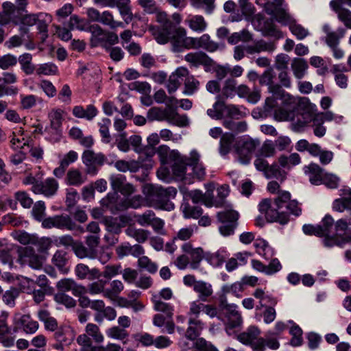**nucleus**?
<instances>
[{
    "label": "nucleus",
    "mask_w": 351,
    "mask_h": 351,
    "mask_svg": "<svg viewBox=\"0 0 351 351\" xmlns=\"http://www.w3.org/2000/svg\"><path fill=\"white\" fill-rule=\"evenodd\" d=\"M299 216L301 209L295 200H291V194L288 191H282L274 201L265 199L259 204V210L265 214L270 221H277L281 224L286 223L289 219L287 211Z\"/></svg>",
    "instance_id": "nucleus-1"
},
{
    "label": "nucleus",
    "mask_w": 351,
    "mask_h": 351,
    "mask_svg": "<svg viewBox=\"0 0 351 351\" xmlns=\"http://www.w3.org/2000/svg\"><path fill=\"white\" fill-rule=\"evenodd\" d=\"M292 105H282V108L276 109L274 112V117L279 121H291V128L295 132H301L313 121L317 111V106L311 103L308 99H304L302 112H298L295 109L297 101Z\"/></svg>",
    "instance_id": "nucleus-2"
},
{
    "label": "nucleus",
    "mask_w": 351,
    "mask_h": 351,
    "mask_svg": "<svg viewBox=\"0 0 351 351\" xmlns=\"http://www.w3.org/2000/svg\"><path fill=\"white\" fill-rule=\"evenodd\" d=\"M319 226L326 247H341L345 243L351 242V230L348 228V223L344 219H339L334 223L333 218L327 215L323 218Z\"/></svg>",
    "instance_id": "nucleus-3"
},
{
    "label": "nucleus",
    "mask_w": 351,
    "mask_h": 351,
    "mask_svg": "<svg viewBox=\"0 0 351 351\" xmlns=\"http://www.w3.org/2000/svg\"><path fill=\"white\" fill-rule=\"evenodd\" d=\"M143 192L149 206L168 211L174 209V204L169 199L176 197L177 191L175 188L164 189L160 186L147 184L143 186Z\"/></svg>",
    "instance_id": "nucleus-4"
},
{
    "label": "nucleus",
    "mask_w": 351,
    "mask_h": 351,
    "mask_svg": "<svg viewBox=\"0 0 351 351\" xmlns=\"http://www.w3.org/2000/svg\"><path fill=\"white\" fill-rule=\"evenodd\" d=\"M274 75L271 71H266L260 78L261 84L268 85L269 92L271 93V96L265 100V107L267 110H271L277 107L278 100L281 101V104L292 105L295 103V98L289 93L283 90L278 85L272 84Z\"/></svg>",
    "instance_id": "nucleus-5"
},
{
    "label": "nucleus",
    "mask_w": 351,
    "mask_h": 351,
    "mask_svg": "<svg viewBox=\"0 0 351 351\" xmlns=\"http://www.w3.org/2000/svg\"><path fill=\"white\" fill-rule=\"evenodd\" d=\"M117 193H114L112 195H108L106 197L101 200V204L103 206L108 208L112 212L123 210L130 207L138 208L145 204V200L141 195H135L129 199H125L117 202Z\"/></svg>",
    "instance_id": "nucleus-6"
},
{
    "label": "nucleus",
    "mask_w": 351,
    "mask_h": 351,
    "mask_svg": "<svg viewBox=\"0 0 351 351\" xmlns=\"http://www.w3.org/2000/svg\"><path fill=\"white\" fill-rule=\"evenodd\" d=\"M261 330L254 326H250L237 336V339L245 345H250L254 351H264L263 338L260 337Z\"/></svg>",
    "instance_id": "nucleus-7"
},
{
    "label": "nucleus",
    "mask_w": 351,
    "mask_h": 351,
    "mask_svg": "<svg viewBox=\"0 0 351 351\" xmlns=\"http://www.w3.org/2000/svg\"><path fill=\"white\" fill-rule=\"evenodd\" d=\"M259 144L258 141L246 137L239 140L235 147V152L241 164H248L251 160L252 154Z\"/></svg>",
    "instance_id": "nucleus-8"
},
{
    "label": "nucleus",
    "mask_w": 351,
    "mask_h": 351,
    "mask_svg": "<svg viewBox=\"0 0 351 351\" xmlns=\"http://www.w3.org/2000/svg\"><path fill=\"white\" fill-rule=\"evenodd\" d=\"M171 33L169 41L174 52L191 49V37L186 36V30L184 27H171Z\"/></svg>",
    "instance_id": "nucleus-9"
},
{
    "label": "nucleus",
    "mask_w": 351,
    "mask_h": 351,
    "mask_svg": "<svg viewBox=\"0 0 351 351\" xmlns=\"http://www.w3.org/2000/svg\"><path fill=\"white\" fill-rule=\"evenodd\" d=\"M42 226L45 228H56L60 229L73 230L74 223L70 217L67 215H56L45 218L42 222Z\"/></svg>",
    "instance_id": "nucleus-10"
},
{
    "label": "nucleus",
    "mask_w": 351,
    "mask_h": 351,
    "mask_svg": "<svg viewBox=\"0 0 351 351\" xmlns=\"http://www.w3.org/2000/svg\"><path fill=\"white\" fill-rule=\"evenodd\" d=\"M182 252L188 254L190 256V267L193 269L198 268L202 260L204 258L205 252L202 247H194L191 243L186 242L181 246Z\"/></svg>",
    "instance_id": "nucleus-11"
},
{
    "label": "nucleus",
    "mask_w": 351,
    "mask_h": 351,
    "mask_svg": "<svg viewBox=\"0 0 351 351\" xmlns=\"http://www.w3.org/2000/svg\"><path fill=\"white\" fill-rule=\"evenodd\" d=\"M254 166L258 171H263L267 178H279L282 176L279 167L276 165L269 166L267 161L261 156H257L254 160Z\"/></svg>",
    "instance_id": "nucleus-12"
},
{
    "label": "nucleus",
    "mask_w": 351,
    "mask_h": 351,
    "mask_svg": "<svg viewBox=\"0 0 351 351\" xmlns=\"http://www.w3.org/2000/svg\"><path fill=\"white\" fill-rule=\"evenodd\" d=\"M206 187L207 191L205 193L199 190H194L189 193V196L194 203L202 202L207 206H211L215 186L213 183H209L206 185Z\"/></svg>",
    "instance_id": "nucleus-13"
},
{
    "label": "nucleus",
    "mask_w": 351,
    "mask_h": 351,
    "mask_svg": "<svg viewBox=\"0 0 351 351\" xmlns=\"http://www.w3.org/2000/svg\"><path fill=\"white\" fill-rule=\"evenodd\" d=\"M58 189V183L53 178H47L43 183H36L32 186V191L36 194H43L49 197L53 195Z\"/></svg>",
    "instance_id": "nucleus-14"
},
{
    "label": "nucleus",
    "mask_w": 351,
    "mask_h": 351,
    "mask_svg": "<svg viewBox=\"0 0 351 351\" xmlns=\"http://www.w3.org/2000/svg\"><path fill=\"white\" fill-rule=\"evenodd\" d=\"M10 142L14 149H19L29 147L32 139L22 128H19L13 132Z\"/></svg>",
    "instance_id": "nucleus-15"
},
{
    "label": "nucleus",
    "mask_w": 351,
    "mask_h": 351,
    "mask_svg": "<svg viewBox=\"0 0 351 351\" xmlns=\"http://www.w3.org/2000/svg\"><path fill=\"white\" fill-rule=\"evenodd\" d=\"M189 71L185 67L178 68L169 78L167 88L169 94H172L177 90L183 77L188 76Z\"/></svg>",
    "instance_id": "nucleus-16"
},
{
    "label": "nucleus",
    "mask_w": 351,
    "mask_h": 351,
    "mask_svg": "<svg viewBox=\"0 0 351 351\" xmlns=\"http://www.w3.org/2000/svg\"><path fill=\"white\" fill-rule=\"evenodd\" d=\"M154 324L161 327L165 326L167 332L172 334L174 332L175 325L171 320V313L164 308L160 313L156 314L153 320Z\"/></svg>",
    "instance_id": "nucleus-17"
},
{
    "label": "nucleus",
    "mask_w": 351,
    "mask_h": 351,
    "mask_svg": "<svg viewBox=\"0 0 351 351\" xmlns=\"http://www.w3.org/2000/svg\"><path fill=\"white\" fill-rule=\"evenodd\" d=\"M185 23L190 29L197 33L205 32L208 27V23L204 17L199 14H190L185 20Z\"/></svg>",
    "instance_id": "nucleus-18"
},
{
    "label": "nucleus",
    "mask_w": 351,
    "mask_h": 351,
    "mask_svg": "<svg viewBox=\"0 0 351 351\" xmlns=\"http://www.w3.org/2000/svg\"><path fill=\"white\" fill-rule=\"evenodd\" d=\"M199 308H191V317L189 318V326L186 332V337L191 339L195 340L199 335L202 330L201 322L197 320L193 315H197L200 313Z\"/></svg>",
    "instance_id": "nucleus-19"
},
{
    "label": "nucleus",
    "mask_w": 351,
    "mask_h": 351,
    "mask_svg": "<svg viewBox=\"0 0 351 351\" xmlns=\"http://www.w3.org/2000/svg\"><path fill=\"white\" fill-rule=\"evenodd\" d=\"M303 170L312 184L317 186L322 184V180L324 173L318 165L311 163L308 166H304Z\"/></svg>",
    "instance_id": "nucleus-20"
},
{
    "label": "nucleus",
    "mask_w": 351,
    "mask_h": 351,
    "mask_svg": "<svg viewBox=\"0 0 351 351\" xmlns=\"http://www.w3.org/2000/svg\"><path fill=\"white\" fill-rule=\"evenodd\" d=\"M331 8L337 13L339 19L345 25L351 29V12L341 6V0H332L330 3Z\"/></svg>",
    "instance_id": "nucleus-21"
},
{
    "label": "nucleus",
    "mask_w": 351,
    "mask_h": 351,
    "mask_svg": "<svg viewBox=\"0 0 351 351\" xmlns=\"http://www.w3.org/2000/svg\"><path fill=\"white\" fill-rule=\"evenodd\" d=\"M50 128L54 130V141H58L61 136L60 128L62 121V112L60 110H52L49 114Z\"/></svg>",
    "instance_id": "nucleus-22"
},
{
    "label": "nucleus",
    "mask_w": 351,
    "mask_h": 351,
    "mask_svg": "<svg viewBox=\"0 0 351 351\" xmlns=\"http://www.w3.org/2000/svg\"><path fill=\"white\" fill-rule=\"evenodd\" d=\"M172 24L166 25L162 29L155 27H150L149 30L151 32L156 41L160 45H165L169 42L171 32Z\"/></svg>",
    "instance_id": "nucleus-23"
},
{
    "label": "nucleus",
    "mask_w": 351,
    "mask_h": 351,
    "mask_svg": "<svg viewBox=\"0 0 351 351\" xmlns=\"http://www.w3.org/2000/svg\"><path fill=\"white\" fill-rule=\"evenodd\" d=\"M52 21V16L47 13H38V20L36 21L37 29L41 35V39L45 41L48 37V25Z\"/></svg>",
    "instance_id": "nucleus-24"
},
{
    "label": "nucleus",
    "mask_w": 351,
    "mask_h": 351,
    "mask_svg": "<svg viewBox=\"0 0 351 351\" xmlns=\"http://www.w3.org/2000/svg\"><path fill=\"white\" fill-rule=\"evenodd\" d=\"M221 319L230 328H235L241 323V317L238 311L232 308H222Z\"/></svg>",
    "instance_id": "nucleus-25"
},
{
    "label": "nucleus",
    "mask_w": 351,
    "mask_h": 351,
    "mask_svg": "<svg viewBox=\"0 0 351 351\" xmlns=\"http://www.w3.org/2000/svg\"><path fill=\"white\" fill-rule=\"evenodd\" d=\"M167 121L178 127H186L189 125V119L185 114H180L176 110L168 108Z\"/></svg>",
    "instance_id": "nucleus-26"
},
{
    "label": "nucleus",
    "mask_w": 351,
    "mask_h": 351,
    "mask_svg": "<svg viewBox=\"0 0 351 351\" xmlns=\"http://www.w3.org/2000/svg\"><path fill=\"white\" fill-rule=\"evenodd\" d=\"M200 300L206 302L213 293L212 285L204 280H198L194 287Z\"/></svg>",
    "instance_id": "nucleus-27"
},
{
    "label": "nucleus",
    "mask_w": 351,
    "mask_h": 351,
    "mask_svg": "<svg viewBox=\"0 0 351 351\" xmlns=\"http://www.w3.org/2000/svg\"><path fill=\"white\" fill-rule=\"evenodd\" d=\"M252 24L257 30L264 32L268 35H275L276 28L271 22H265L263 21L261 15H256L252 19Z\"/></svg>",
    "instance_id": "nucleus-28"
},
{
    "label": "nucleus",
    "mask_w": 351,
    "mask_h": 351,
    "mask_svg": "<svg viewBox=\"0 0 351 351\" xmlns=\"http://www.w3.org/2000/svg\"><path fill=\"white\" fill-rule=\"evenodd\" d=\"M86 180V176L77 169H71L66 176V182L69 185L80 186Z\"/></svg>",
    "instance_id": "nucleus-29"
},
{
    "label": "nucleus",
    "mask_w": 351,
    "mask_h": 351,
    "mask_svg": "<svg viewBox=\"0 0 351 351\" xmlns=\"http://www.w3.org/2000/svg\"><path fill=\"white\" fill-rule=\"evenodd\" d=\"M226 258L225 251L219 250L214 252H205L204 259L213 267H218L222 265Z\"/></svg>",
    "instance_id": "nucleus-30"
},
{
    "label": "nucleus",
    "mask_w": 351,
    "mask_h": 351,
    "mask_svg": "<svg viewBox=\"0 0 351 351\" xmlns=\"http://www.w3.org/2000/svg\"><path fill=\"white\" fill-rule=\"evenodd\" d=\"M191 49L204 47L209 51H214L217 49L215 44L210 40L208 34H205L199 38L191 37Z\"/></svg>",
    "instance_id": "nucleus-31"
},
{
    "label": "nucleus",
    "mask_w": 351,
    "mask_h": 351,
    "mask_svg": "<svg viewBox=\"0 0 351 351\" xmlns=\"http://www.w3.org/2000/svg\"><path fill=\"white\" fill-rule=\"evenodd\" d=\"M173 156L175 157L176 162L173 166V173L174 176L179 180L184 179L186 170V165L184 164L183 158L178 151L172 152Z\"/></svg>",
    "instance_id": "nucleus-32"
},
{
    "label": "nucleus",
    "mask_w": 351,
    "mask_h": 351,
    "mask_svg": "<svg viewBox=\"0 0 351 351\" xmlns=\"http://www.w3.org/2000/svg\"><path fill=\"white\" fill-rule=\"evenodd\" d=\"M16 319L26 333L33 334L38 329V323L32 320L29 315H23Z\"/></svg>",
    "instance_id": "nucleus-33"
},
{
    "label": "nucleus",
    "mask_w": 351,
    "mask_h": 351,
    "mask_svg": "<svg viewBox=\"0 0 351 351\" xmlns=\"http://www.w3.org/2000/svg\"><path fill=\"white\" fill-rule=\"evenodd\" d=\"M20 98V106L23 110H29L36 107L38 104H41L43 100L34 95H27L21 94Z\"/></svg>",
    "instance_id": "nucleus-34"
},
{
    "label": "nucleus",
    "mask_w": 351,
    "mask_h": 351,
    "mask_svg": "<svg viewBox=\"0 0 351 351\" xmlns=\"http://www.w3.org/2000/svg\"><path fill=\"white\" fill-rule=\"evenodd\" d=\"M217 217L218 221L221 223H237L239 215L236 210L228 206V209L219 212Z\"/></svg>",
    "instance_id": "nucleus-35"
},
{
    "label": "nucleus",
    "mask_w": 351,
    "mask_h": 351,
    "mask_svg": "<svg viewBox=\"0 0 351 351\" xmlns=\"http://www.w3.org/2000/svg\"><path fill=\"white\" fill-rule=\"evenodd\" d=\"M125 234L132 238H134L138 243L145 242L149 234V232L143 229L137 228L134 225H130L125 230Z\"/></svg>",
    "instance_id": "nucleus-36"
},
{
    "label": "nucleus",
    "mask_w": 351,
    "mask_h": 351,
    "mask_svg": "<svg viewBox=\"0 0 351 351\" xmlns=\"http://www.w3.org/2000/svg\"><path fill=\"white\" fill-rule=\"evenodd\" d=\"M19 62L21 65V70L26 75H31L35 71V66L32 64V56L29 53H24L19 56Z\"/></svg>",
    "instance_id": "nucleus-37"
},
{
    "label": "nucleus",
    "mask_w": 351,
    "mask_h": 351,
    "mask_svg": "<svg viewBox=\"0 0 351 351\" xmlns=\"http://www.w3.org/2000/svg\"><path fill=\"white\" fill-rule=\"evenodd\" d=\"M38 317L45 324V328L51 331L58 328V322L47 310H40L38 313Z\"/></svg>",
    "instance_id": "nucleus-38"
},
{
    "label": "nucleus",
    "mask_w": 351,
    "mask_h": 351,
    "mask_svg": "<svg viewBox=\"0 0 351 351\" xmlns=\"http://www.w3.org/2000/svg\"><path fill=\"white\" fill-rule=\"evenodd\" d=\"M115 168L121 172H126L128 171L136 172L141 167V163L136 160H117L114 164Z\"/></svg>",
    "instance_id": "nucleus-39"
},
{
    "label": "nucleus",
    "mask_w": 351,
    "mask_h": 351,
    "mask_svg": "<svg viewBox=\"0 0 351 351\" xmlns=\"http://www.w3.org/2000/svg\"><path fill=\"white\" fill-rule=\"evenodd\" d=\"M254 246L256 252L265 258H270L274 254L273 250L268 245V243L264 239H256L254 243Z\"/></svg>",
    "instance_id": "nucleus-40"
},
{
    "label": "nucleus",
    "mask_w": 351,
    "mask_h": 351,
    "mask_svg": "<svg viewBox=\"0 0 351 351\" xmlns=\"http://www.w3.org/2000/svg\"><path fill=\"white\" fill-rule=\"evenodd\" d=\"M274 50V45L267 43L263 40L258 41L253 45H248L245 47V51L250 54L261 53L262 51H273Z\"/></svg>",
    "instance_id": "nucleus-41"
},
{
    "label": "nucleus",
    "mask_w": 351,
    "mask_h": 351,
    "mask_svg": "<svg viewBox=\"0 0 351 351\" xmlns=\"http://www.w3.org/2000/svg\"><path fill=\"white\" fill-rule=\"evenodd\" d=\"M278 162L282 167L289 169L292 167L299 165L301 162V158L298 154L293 153L289 156H280Z\"/></svg>",
    "instance_id": "nucleus-42"
},
{
    "label": "nucleus",
    "mask_w": 351,
    "mask_h": 351,
    "mask_svg": "<svg viewBox=\"0 0 351 351\" xmlns=\"http://www.w3.org/2000/svg\"><path fill=\"white\" fill-rule=\"evenodd\" d=\"M291 68L295 77L302 78L308 69L307 62L302 58H295L291 64Z\"/></svg>",
    "instance_id": "nucleus-43"
},
{
    "label": "nucleus",
    "mask_w": 351,
    "mask_h": 351,
    "mask_svg": "<svg viewBox=\"0 0 351 351\" xmlns=\"http://www.w3.org/2000/svg\"><path fill=\"white\" fill-rule=\"evenodd\" d=\"M234 137L232 134L226 133L222 135L220 140L219 153L221 156H225L232 147Z\"/></svg>",
    "instance_id": "nucleus-44"
},
{
    "label": "nucleus",
    "mask_w": 351,
    "mask_h": 351,
    "mask_svg": "<svg viewBox=\"0 0 351 351\" xmlns=\"http://www.w3.org/2000/svg\"><path fill=\"white\" fill-rule=\"evenodd\" d=\"M99 22L105 25L109 26L112 29L124 27L122 22L117 21L114 19L113 15L109 11H104L101 13Z\"/></svg>",
    "instance_id": "nucleus-45"
},
{
    "label": "nucleus",
    "mask_w": 351,
    "mask_h": 351,
    "mask_svg": "<svg viewBox=\"0 0 351 351\" xmlns=\"http://www.w3.org/2000/svg\"><path fill=\"white\" fill-rule=\"evenodd\" d=\"M110 125L111 121L108 118H103L98 122L99 133L102 137L101 141L104 143H109L111 141V137L109 132V128Z\"/></svg>",
    "instance_id": "nucleus-46"
},
{
    "label": "nucleus",
    "mask_w": 351,
    "mask_h": 351,
    "mask_svg": "<svg viewBox=\"0 0 351 351\" xmlns=\"http://www.w3.org/2000/svg\"><path fill=\"white\" fill-rule=\"evenodd\" d=\"M215 0H189L191 5L195 9H203L207 14H210L215 9Z\"/></svg>",
    "instance_id": "nucleus-47"
},
{
    "label": "nucleus",
    "mask_w": 351,
    "mask_h": 351,
    "mask_svg": "<svg viewBox=\"0 0 351 351\" xmlns=\"http://www.w3.org/2000/svg\"><path fill=\"white\" fill-rule=\"evenodd\" d=\"M237 90V82L232 79L226 80L224 85L222 88L221 95L220 98H232L236 94Z\"/></svg>",
    "instance_id": "nucleus-48"
},
{
    "label": "nucleus",
    "mask_w": 351,
    "mask_h": 351,
    "mask_svg": "<svg viewBox=\"0 0 351 351\" xmlns=\"http://www.w3.org/2000/svg\"><path fill=\"white\" fill-rule=\"evenodd\" d=\"M168 114V108L162 110L159 108H150L147 114V117L148 120L153 121H167V117Z\"/></svg>",
    "instance_id": "nucleus-49"
},
{
    "label": "nucleus",
    "mask_w": 351,
    "mask_h": 351,
    "mask_svg": "<svg viewBox=\"0 0 351 351\" xmlns=\"http://www.w3.org/2000/svg\"><path fill=\"white\" fill-rule=\"evenodd\" d=\"M66 25L71 30L77 29L84 31L87 27V22L84 19L74 14L70 17Z\"/></svg>",
    "instance_id": "nucleus-50"
},
{
    "label": "nucleus",
    "mask_w": 351,
    "mask_h": 351,
    "mask_svg": "<svg viewBox=\"0 0 351 351\" xmlns=\"http://www.w3.org/2000/svg\"><path fill=\"white\" fill-rule=\"evenodd\" d=\"M90 31L92 34L91 44L93 46L96 47L105 40L106 33L99 25L90 26Z\"/></svg>",
    "instance_id": "nucleus-51"
},
{
    "label": "nucleus",
    "mask_w": 351,
    "mask_h": 351,
    "mask_svg": "<svg viewBox=\"0 0 351 351\" xmlns=\"http://www.w3.org/2000/svg\"><path fill=\"white\" fill-rule=\"evenodd\" d=\"M197 227L195 225H191L180 228L176 233L175 239L186 241L189 240L197 231Z\"/></svg>",
    "instance_id": "nucleus-52"
},
{
    "label": "nucleus",
    "mask_w": 351,
    "mask_h": 351,
    "mask_svg": "<svg viewBox=\"0 0 351 351\" xmlns=\"http://www.w3.org/2000/svg\"><path fill=\"white\" fill-rule=\"evenodd\" d=\"M322 184H324L327 188L335 189L338 188L340 183V178L332 173L326 172L323 175Z\"/></svg>",
    "instance_id": "nucleus-53"
},
{
    "label": "nucleus",
    "mask_w": 351,
    "mask_h": 351,
    "mask_svg": "<svg viewBox=\"0 0 351 351\" xmlns=\"http://www.w3.org/2000/svg\"><path fill=\"white\" fill-rule=\"evenodd\" d=\"M184 60L194 66H198L207 62V56L201 52L189 53L185 56Z\"/></svg>",
    "instance_id": "nucleus-54"
},
{
    "label": "nucleus",
    "mask_w": 351,
    "mask_h": 351,
    "mask_svg": "<svg viewBox=\"0 0 351 351\" xmlns=\"http://www.w3.org/2000/svg\"><path fill=\"white\" fill-rule=\"evenodd\" d=\"M25 256L27 258L29 266L33 269H40L43 263L45 256H38L32 253V250L26 249Z\"/></svg>",
    "instance_id": "nucleus-55"
},
{
    "label": "nucleus",
    "mask_w": 351,
    "mask_h": 351,
    "mask_svg": "<svg viewBox=\"0 0 351 351\" xmlns=\"http://www.w3.org/2000/svg\"><path fill=\"white\" fill-rule=\"evenodd\" d=\"M36 73L39 75H56L58 73V67L53 63L40 64L36 69Z\"/></svg>",
    "instance_id": "nucleus-56"
},
{
    "label": "nucleus",
    "mask_w": 351,
    "mask_h": 351,
    "mask_svg": "<svg viewBox=\"0 0 351 351\" xmlns=\"http://www.w3.org/2000/svg\"><path fill=\"white\" fill-rule=\"evenodd\" d=\"M312 127L313 128V134L317 137H322L326 134V128L324 126V121H322L319 114H315L313 120Z\"/></svg>",
    "instance_id": "nucleus-57"
},
{
    "label": "nucleus",
    "mask_w": 351,
    "mask_h": 351,
    "mask_svg": "<svg viewBox=\"0 0 351 351\" xmlns=\"http://www.w3.org/2000/svg\"><path fill=\"white\" fill-rule=\"evenodd\" d=\"M289 29L298 40H303L309 34L308 29L297 23L295 20L290 23Z\"/></svg>",
    "instance_id": "nucleus-58"
},
{
    "label": "nucleus",
    "mask_w": 351,
    "mask_h": 351,
    "mask_svg": "<svg viewBox=\"0 0 351 351\" xmlns=\"http://www.w3.org/2000/svg\"><path fill=\"white\" fill-rule=\"evenodd\" d=\"M45 210L46 207L45 202L43 201H38L33 206L32 215L36 220L43 222L45 219Z\"/></svg>",
    "instance_id": "nucleus-59"
},
{
    "label": "nucleus",
    "mask_w": 351,
    "mask_h": 351,
    "mask_svg": "<svg viewBox=\"0 0 351 351\" xmlns=\"http://www.w3.org/2000/svg\"><path fill=\"white\" fill-rule=\"evenodd\" d=\"M154 98L157 103H165L168 107L174 106L176 103V99L173 97H168L163 90H158L154 95Z\"/></svg>",
    "instance_id": "nucleus-60"
},
{
    "label": "nucleus",
    "mask_w": 351,
    "mask_h": 351,
    "mask_svg": "<svg viewBox=\"0 0 351 351\" xmlns=\"http://www.w3.org/2000/svg\"><path fill=\"white\" fill-rule=\"evenodd\" d=\"M97 312L95 315L96 321L101 322L104 318L108 320H113L116 316V312L114 308H97Z\"/></svg>",
    "instance_id": "nucleus-61"
},
{
    "label": "nucleus",
    "mask_w": 351,
    "mask_h": 351,
    "mask_svg": "<svg viewBox=\"0 0 351 351\" xmlns=\"http://www.w3.org/2000/svg\"><path fill=\"white\" fill-rule=\"evenodd\" d=\"M199 82L193 76H189L185 80L184 94L193 95L199 88Z\"/></svg>",
    "instance_id": "nucleus-62"
},
{
    "label": "nucleus",
    "mask_w": 351,
    "mask_h": 351,
    "mask_svg": "<svg viewBox=\"0 0 351 351\" xmlns=\"http://www.w3.org/2000/svg\"><path fill=\"white\" fill-rule=\"evenodd\" d=\"M252 39V35L247 30H242L239 32L232 34L228 38V42L231 44H236L239 41L247 42Z\"/></svg>",
    "instance_id": "nucleus-63"
},
{
    "label": "nucleus",
    "mask_w": 351,
    "mask_h": 351,
    "mask_svg": "<svg viewBox=\"0 0 351 351\" xmlns=\"http://www.w3.org/2000/svg\"><path fill=\"white\" fill-rule=\"evenodd\" d=\"M274 16L277 21L285 25L289 26L290 23L294 21L292 16H291L285 9H279L276 10L274 14Z\"/></svg>",
    "instance_id": "nucleus-64"
}]
</instances>
